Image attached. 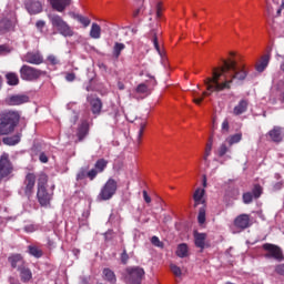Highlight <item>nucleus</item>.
<instances>
[{"label":"nucleus","instance_id":"f257e3e1","mask_svg":"<svg viewBox=\"0 0 284 284\" xmlns=\"http://www.w3.org/2000/svg\"><path fill=\"white\" fill-rule=\"evenodd\" d=\"M223 65L213 69L211 78H206V90L201 98L194 99L196 105H201L205 97H210L212 92H223V90H231L234 81H245L247 79V69L245 65L239 68L236 60L230 58L222 60Z\"/></svg>","mask_w":284,"mask_h":284},{"label":"nucleus","instance_id":"f03ea898","mask_svg":"<svg viewBox=\"0 0 284 284\" xmlns=\"http://www.w3.org/2000/svg\"><path fill=\"white\" fill-rule=\"evenodd\" d=\"M21 122V113L17 110H4L0 112V136H10L14 134L19 123Z\"/></svg>","mask_w":284,"mask_h":284},{"label":"nucleus","instance_id":"7ed1b4c3","mask_svg":"<svg viewBox=\"0 0 284 284\" xmlns=\"http://www.w3.org/2000/svg\"><path fill=\"white\" fill-rule=\"evenodd\" d=\"M53 197H54V182L48 179H39L37 199L41 207H50Z\"/></svg>","mask_w":284,"mask_h":284},{"label":"nucleus","instance_id":"20e7f679","mask_svg":"<svg viewBox=\"0 0 284 284\" xmlns=\"http://www.w3.org/2000/svg\"><path fill=\"white\" fill-rule=\"evenodd\" d=\"M19 74L22 81H39L41 77H45L47 72L28 64H23L19 70Z\"/></svg>","mask_w":284,"mask_h":284},{"label":"nucleus","instance_id":"39448f33","mask_svg":"<svg viewBox=\"0 0 284 284\" xmlns=\"http://www.w3.org/2000/svg\"><path fill=\"white\" fill-rule=\"evenodd\" d=\"M51 26L58 30L62 37H73L74 31H72V28H70V24L61 18L59 14H52L49 16Z\"/></svg>","mask_w":284,"mask_h":284},{"label":"nucleus","instance_id":"423d86ee","mask_svg":"<svg viewBox=\"0 0 284 284\" xmlns=\"http://www.w3.org/2000/svg\"><path fill=\"white\" fill-rule=\"evenodd\" d=\"M105 168H108V160L105 159H99L95 164L94 168L89 170L88 169H82L80 174L78 175V179L82 175V176H88L89 179H95V176H98L99 174H101L102 172L105 171Z\"/></svg>","mask_w":284,"mask_h":284},{"label":"nucleus","instance_id":"0eeeda50","mask_svg":"<svg viewBox=\"0 0 284 284\" xmlns=\"http://www.w3.org/2000/svg\"><path fill=\"white\" fill-rule=\"evenodd\" d=\"M145 275V271L141 267H133L126 270L124 281L126 284H141V278Z\"/></svg>","mask_w":284,"mask_h":284},{"label":"nucleus","instance_id":"6e6552de","mask_svg":"<svg viewBox=\"0 0 284 284\" xmlns=\"http://www.w3.org/2000/svg\"><path fill=\"white\" fill-rule=\"evenodd\" d=\"M114 194H116V181L109 180L102 187L98 199L100 201H110Z\"/></svg>","mask_w":284,"mask_h":284},{"label":"nucleus","instance_id":"1a4fd4ad","mask_svg":"<svg viewBox=\"0 0 284 284\" xmlns=\"http://www.w3.org/2000/svg\"><path fill=\"white\" fill-rule=\"evenodd\" d=\"M13 171L14 166H12V162H10V155L2 153L0 156V179L8 178Z\"/></svg>","mask_w":284,"mask_h":284},{"label":"nucleus","instance_id":"9d476101","mask_svg":"<svg viewBox=\"0 0 284 284\" xmlns=\"http://www.w3.org/2000/svg\"><path fill=\"white\" fill-rule=\"evenodd\" d=\"M263 250L265 251V258H274L275 261H283V251L281 247L274 244H264Z\"/></svg>","mask_w":284,"mask_h":284},{"label":"nucleus","instance_id":"9b49d317","mask_svg":"<svg viewBox=\"0 0 284 284\" xmlns=\"http://www.w3.org/2000/svg\"><path fill=\"white\" fill-rule=\"evenodd\" d=\"M261 194H263V187L258 184H255L252 193L246 192L243 194V203L247 205L252 203L253 199H260Z\"/></svg>","mask_w":284,"mask_h":284},{"label":"nucleus","instance_id":"f8f14e48","mask_svg":"<svg viewBox=\"0 0 284 284\" xmlns=\"http://www.w3.org/2000/svg\"><path fill=\"white\" fill-rule=\"evenodd\" d=\"M24 61L31 65H41L43 63V55L40 52H28L24 55Z\"/></svg>","mask_w":284,"mask_h":284},{"label":"nucleus","instance_id":"ddd939ff","mask_svg":"<svg viewBox=\"0 0 284 284\" xmlns=\"http://www.w3.org/2000/svg\"><path fill=\"white\" fill-rule=\"evenodd\" d=\"M30 97L27 94H14L8 98V105H23V103H29Z\"/></svg>","mask_w":284,"mask_h":284},{"label":"nucleus","instance_id":"4468645a","mask_svg":"<svg viewBox=\"0 0 284 284\" xmlns=\"http://www.w3.org/2000/svg\"><path fill=\"white\" fill-rule=\"evenodd\" d=\"M49 3L57 12H65V9L72 6V0H49Z\"/></svg>","mask_w":284,"mask_h":284},{"label":"nucleus","instance_id":"2eb2a0df","mask_svg":"<svg viewBox=\"0 0 284 284\" xmlns=\"http://www.w3.org/2000/svg\"><path fill=\"white\" fill-rule=\"evenodd\" d=\"M26 8L29 14H39V12H42L43 10V7L39 0H27Z\"/></svg>","mask_w":284,"mask_h":284},{"label":"nucleus","instance_id":"dca6fc26","mask_svg":"<svg viewBox=\"0 0 284 284\" xmlns=\"http://www.w3.org/2000/svg\"><path fill=\"white\" fill-rule=\"evenodd\" d=\"M250 108V100L242 99L233 109L234 116H241V114H245Z\"/></svg>","mask_w":284,"mask_h":284},{"label":"nucleus","instance_id":"f3484780","mask_svg":"<svg viewBox=\"0 0 284 284\" xmlns=\"http://www.w3.org/2000/svg\"><path fill=\"white\" fill-rule=\"evenodd\" d=\"M234 225L237 226L240 230H247V227L252 225V222L250 221V215L247 214L239 215L234 221Z\"/></svg>","mask_w":284,"mask_h":284},{"label":"nucleus","instance_id":"a211bd4d","mask_svg":"<svg viewBox=\"0 0 284 284\" xmlns=\"http://www.w3.org/2000/svg\"><path fill=\"white\" fill-rule=\"evenodd\" d=\"M268 136L274 143H281L283 141V129L281 126H274L268 131Z\"/></svg>","mask_w":284,"mask_h":284},{"label":"nucleus","instance_id":"6ab92c4d","mask_svg":"<svg viewBox=\"0 0 284 284\" xmlns=\"http://www.w3.org/2000/svg\"><path fill=\"white\" fill-rule=\"evenodd\" d=\"M90 105H91L92 114H95L97 116H99V114H101V110H103V102L101 101V99L99 98L92 99L90 101Z\"/></svg>","mask_w":284,"mask_h":284},{"label":"nucleus","instance_id":"aec40b11","mask_svg":"<svg viewBox=\"0 0 284 284\" xmlns=\"http://www.w3.org/2000/svg\"><path fill=\"white\" fill-rule=\"evenodd\" d=\"M21 133H17L14 135L11 136H6L2 139V143L3 145H18V143H21Z\"/></svg>","mask_w":284,"mask_h":284},{"label":"nucleus","instance_id":"412c9836","mask_svg":"<svg viewBox=\"0 0 284 284\" xmlns=\"http://www.w3.org/2000/svg\"><path fill=\"white\" fill-rule=\"evenodd\" d=\"M270 65V53L264 54L256 63L255 69L257 72H265V69Z\"/></svg>","mask_w":284,"mask_h":284},{"label":"nucleus","instance_id":"4be33fe9","mask_svg":"<svg viewBox=\"0 0 284 284\" xmlns=\"http://www.w3.org/2000/svg\"><path fill=\"white\" fill-rule=\"evenodd\" d=\"M89 132H90V124L87 121L82 122L81 125L78 128V133H77L79 141H83V139H85Z\"/></svg>","mask_w":284,"mask_h":284},{"label":"nucleus","instance_id":"5701e85b","mask_svg":"<svg viewBox=\"0 0 284 284\" xmlns=\"http://www.w3.org/2000/svg\"><path fill=\"white\" fill-rule=\"evenodd\" d=\"M195 206L205 205V190L197 189L193 195Z\"/></svg>","mask_w":284,"mask_h":284},{"label":"nucleus","instance_id":"b1692460","mask_svg":"<svg viewBox=\"0 0 284 284\" xmlns=\"http://www.w3.org/2000/svg\"><path fill=\"white\" fill-rule=\"evenodd\" d=\"M34 190V179H28L24 181V186H22L21 192H24L26 196H30Z\"/></svg>","mask_w":284,"mask_h":284},{"label":"nucleus","instance_id":"393cba45","mask_svg":"<svg viewBox=\"0 0 284 284\" xmlns=\"http://www.w3.org/2000/svg\"><path fill=\"white\" fill-rule=\"evenodd\" d=\"M194 239H195L196 247H200V250H204L205 248V239H207V235H205V233H195Z\"/></svg>","mask_w":284,"mask_h":284},{"label":"nucleus","instance_id":"a878e982","mask_svg":"<svg viewBox=\"0 0 284 284\" xmlns=\"http://www.w3.org/2000/svg\"><path fill=\"white\" fill-rule=\"evenodd\" d=\"M212 145H213L212 138H210L209 142L206 143V148L203 156V161L206 168H210V160L207 159L212 154Z\"/></svg>","mask_w":284,"mask_h":284},{"label":"nucleus","instance_id":"bb28decb","mask_svg":"<svg viewBox=\"0 0 284 284\" xmlns=\"http://www.w3.org/2000/svg\"><path fill=\"white\" fill-rule=\"evenodd\" d=\"M17 21L4 18L0 21V28L4 31L12 30Z\"/></svg>","mask_w":284,"mask_h":284},{"label":"nucleus","instance_id":"cd10ccee","mask_svg":"<svg viewBox=\"0 0 284 284\" xmlns=\"http://www.w3.org/2000/svg\"><path fill=\"white\" fill-rule=\"evenodd\" d=\"M9 262L11 263L12 267H20L23 265V257L21 254H14L9 257Z\"/></svg>","mask_w":284,"mask_h":284},{"label":"nucleus","instance_id":"c85d7f7f","mask_svg":"<svg viewBox=\"0 0 284 284\" xmlns=\"http://www.w3.org/2000/svg\"><path fill=\"white\" fill-rule=\"evenodd\" d=\"M6 79L8 85H19V75L16 72H8Z\"/></svg>","mask_w":284,"mask_h":284},{"label":"nucleus","instance_id":"c756f323","mask_svg":"<svg viewBox=\"0 0 284 284\" xmlns=\"http://www.w3.org/2000/svg\"><path fill=\"white\" fill-rule=\"evenodd\" d=\"M91 39H101V26L93 22L90 30Z\"/></svg>","mask_w":284,"mask_h":284},{"label":"nucleus","instance_id":"7c9ffc66","mask_svg":"<svg viewBox=\"0 0 284 284\" xmlns=\"http://www.w3.org/2000/svg\"><path fill=\"white\" fill-rule=\"evenodd\" d=\"M242 139H243L242 133H235L226 139V143H229L230 148H232V145L236 143H241Z\"/></svg>","mask_w":284,"mask_h":284},{"label":"nucleus","instance_id":"2f4dec72","mask_svg":"<svg viewBox=\"0 0 284 284\" xmlns=\"http://www.w3.org/2000/svg\"><path fill=\"white\" fill-rule=\"evenodd\" d=\"M103 276L105 281H108L109 283H112V284L116 283V275H114V272H112V270L104 268Z\"/></svg>","mask_w":284,"mask_h":284},{"label":"nucleus","instance_id":"473e14b6","mask_svg":"<svg viewBox=\"0 0 284 284\" xmlns=\"http://www.w3.org/2000/svg\"><path fill=\"white\" fill-rule=\"evenodd\" d=\"M125 50V45L121 42H115L113 45V57L114 59H119L121 57V52Z\"/></svg>","mask_w":284,"mask_h":284},{"label":"nucleus","instance_id":"72a5a7b5","mask_svg":"<svg viewBox=\"0 0 284 284\" xmlns=\"http://www.w3.org/2000/svg\"><path fill=\"white\" fill-rule=\"evenodd\" d=\"M19 270H20L21 281H23V283H28V281L32 278V272L26 267H22Z\"/></svg>","mask_w":284,"mask_h":284},{"label":"nucleus","instance_id":"f704fd0d","mask_svg":"<svg viewBox=\"0 0 284 284\" xmlns=\"http://www.w3.org/2000/svg\"><path fill=\"white\" fill-rule=\"evenodd\" d=\"M176 255L180 258H185L187 256V245L186 244H180L176 250Z\"/></svg>","mask_w":284,"mask_h":284},{"label":"nucleus","instance_id":"c9c22d12","mask_svg":"<svg viewBox=\"0 0 284 284\" xmlns=\"http://www.w3.org/2000/svg\"><path fill=\"white\" fill-rule=\"evenodd\" d=\"M29 254L36 258H41L43 256V251L37 246H29Z\"/></svg>","mask_w":284,"mask_h":284},{"label":"nucleus","instance_id":"e433bc0d","mask_svg":"<svg viewBox=\"0 0 284 284\" xmlns=\"http://www.w3.org/2000/svg\"><path fill=\"white\" fill-rule=\"evenodd\" d=\"M75 19L79 21V23H81L84 28H88V26H90V23H92V21L90 20V18L88 17H83L81 14H78L75 17Z\"/></svg>","mask_w":284,"mask_h":284},{"label":"nucleus","instance_id":"4c0bfd02","mask_svg":"<svg viewBox=\"0 0 284 284\" xmlns=\"http://www.w3.org/2000/svg\"><path fill=\"white\" fill-rule=\"evenodd\" d=\"M229 152H230V149L227 148V144L222 143L217 149V156L223 158Z\"/></svg>","mask_w":284,"mask_h":284},{"label":"nucleus","instance_id":"58836bf2","mask_svg":"<svg viewBox=\"0 0 284 284\" xmlns=\"http://www.w3.org/2000/svg\"><path fill=\"white\" fill-rule=\"evenodd\" d=\"M276 88L277 92H280V100L282 101V103H284V81L281 80L280 82H277Z\"/></svg>","mask_w":284,"mask_h":284},{"label":"nucleus","instance_id":"ea45409f","mask_svg":"<svg viewBox=\"0 0 284 284\" xmlns=\"http://www.w3.org/2000/svg\"><path fill=\"white\" fill-rule=\"evenodd\" d=\"M135 92H138V94H148L149 89L145 83H141L136 87Z\"/></svg>","mask_w":284,"mask_h":284},{"label":"nucleus","instance_id":"a19ab883","mask_svg":"<svg viewBox=\"0 0 284 284\" xmlns=\"http://www.w3.org/2000/svg\"><path fill=\"white\" fill-rule=\"evenodd\" d=\"M197 221L200 225H203L205 223V207L200 209L199 215H197Z\"/></svg>","mask_w":284,"mask_h":284},{"label":"nucleus","instance_id":"79ce46f5","mask_svg":"<svg viewBox=\"0 0 284 284\" xmlns=\"http://www.w3.org/2000/svg\"><path fill=\"white\" fill-rule=\"evenodd\" d=\"M170 267L174 276H181V274H183V272L181 271V267H179L176 264H171Z\"/></svg>","mask_w":284,"mask_h":284},{"label":"nucleus","instance_id":"37998d69","mask_svg":"<svg viewBox=\"0 0 284 284\" xmlns=\"http://www.w3.org/2000/svg\"><path fill=\"white\" fill-rule=\"evenodd\" d=\"M145 131V122L140 123V130L138 132V142L141 143L143 132Z\"/></svg>","mask_w":284,"mask_h":284},{"label":"nucleus","instance_id":"c03bdc74","mask_svg":"<svg viewBox=\"0 0 284 284\" xmlns=\"http://www.w3.org/2000/svg\"><path fill=\"white\" fill-rule=\"evenodd\" d=\"M151 243H152V245H155V247H163V243L156 236H153L151 239Z\"/></svg>","mask_w":284,"mask_h":284},{"label":"nucleus","instance_id":"a18cd8bd","mask_svg":"<svg viewBox=\"0 0 284 284\" xmlns=\"http://www.w3.org/2000/svg\"><path fill=\"white\" fill-rule=\"evenodd\" d=\"M47 61H49L51 65H57L59 63V60L57 59V57L52 54L47 58Z\"/></svg>","mask_w":284,"mask_h":284},{"label":"nucleus","instance_id":"49530a36","mask_svg":"<svg viewBox=\"0 0 284 284\" xmlns=\"http://www.w3.org/2000/svg\"><path fill=\"white\" fill-rule=\"evenodd\" d=\"M36 28H37L38 30H40V32H42V30L45 28V21H43V20L37 21Z\"/></svg>","mask_w":284,"mask_h":284},{"label":"nucleus","instance_id":"de8ad7c7","mask_svg":"<svg viewBox=\"0 0 284 284\" xmlns=\"http://www.w3.org/2000/svg\"><path fill=\"white\" fill-rule=\"evenodd\" d=\"M222 130L224 132H230V121L227 119H225L223 122H222Z\"/></svg>","mask_w":284,"mask_h":284},{"label":"nucleus","instance_id":"09e8293b","mask_svg":"<svg viewBox=\"0 0 284 284\" xmlns=\"http://www.w3.org/2000/svg\"><path fill=\"white\" fill-rule=\"evenodd\" d=\"M40 163H48L49 159L48 155L44 152H41L39 155Z\"/></svg>","mask_w":284,"mask_h":284},{"label":"nucleus","instance_id":"8fccbe9b","mask_svg":"<svg viewBox=\"0 0 284 284\" xmlns=\"http://www.w3.org/2000/svg\"><path fill=\"white\" fill-rule=\"evenodd\" d=\"M153 45L158 52H161V47H159V38H156V34L153 37Z\"/></svg>","mask_w":284,"mask_h":284},{"label":"nucleus","instance_id":"3c124183","mask_svg":"<svg viewBox=\"0 0 284 284\" xmlns=\"http://www.w3.org/2000/svg\"><path fill=\"white\" fill-rule=\"evenodd\" d=\"M275 272L284 276V264H280L275 267Z\"/></svg>","mask_w":284,"mask_h":284},{"label":"nucleus","instance_id":"603ef678","mask_svg":"<svg viewBox=\"0 0 284 284\" xmlns=\"http://www.w3.org/2000/svg\"><path fill=\"white\" fill-rule=\"evenodd\" d=\"M130 258V256L128 255V251H123V253L121 254V261L122 263H128V260Z\"/></svg>","mask_w":284,"mask_h":284},{"label":"nucleus","instance_id":"864d4df0","mask_svg":"<svg viewBox=\"0 0 284 284\" xmlns=\"http://www.w3.org/2000/svg\"><path fill=\"white\" fill-rule=\"evenodd\" d=\"M74 79H77V74H74V73H67V75H65V80L67 81L72 82V81H74Z\"/></svg>","mask_w":284,"mask_h":284},{"label":"nucleus","instance_id":"5fc2aeb1","mask_svg":"<svg viewBox=\"0 0 284 284\" xmlns=\"http://www.w3.org/2000/svg\"><path fill=\"white\" fill-rule=\"evenodd\" d=\"M143 199L145 201V203H152V197H150V195H148V191H143Z\"/></svg>","mask_w":284,"mask_h":284},{"label":"nucleus","instance_id":"6e6d98bb","mask_svg":"<svg viewBox=\"0 0 284 284\" xmlns=\"http://www.w3.org/2000/svg\"><path fill=\"white\" fill-rule=\"evenodd\" d=\"M281 187H283V182L282 181H280V182H277L273 185V192H276V191L281 190Z\"/></svg>","mask_w":284,"mask_h":284},{"label":"nucleus","instance_id":"4d7b16f0","mask_svg":"<svg viewBox=\"0 0 284 284\" xmlns=\"http://www.w3.org/2000/svg\"><path fill=\"white\" fill-rule=\"evenodd\" d=\"M162 10H163V9H162V7H161V3H158V4H156V17H158V19H160Z\"/></svg>","mask_w":284,"mask_h":284},{"label":"nucleus","instance_id":"13d9d810","mask_svg":"<svg viewBox=\"0 0 284 284\" xmlns=\"http://www.w3.org/2000/svg\"><path fill=\"white\" fill-rule=\"evenodd\" d=\"M26 232H34V225H29L24 227Z\"/></svg>","mask_w":284,"mask_h":284},{"label":"nucleus","instance_id":"bf43d9fd","mask_svg":"<svg viewBox=\"0 0 284 284\" xmlns=\"http://www.w3.org/2000/svg\"><path fill=\"white\" fill-rule=\"evenodd\" d=\"M139 14H141V8L136 9L135 11H133V17L136 19V17H139Z\"/></svg>","mask_w":284,"mask_h":284},{"label":"nucleus","instance_id":"052dcab7","mask_svg":"<svg viewBox=\"0 0 284 284\" xmlns=\"http://www.w3.org/2000/svg\"><path fill=\"white\" fill-rule=\"evenodd\" d=\"M6 50H8V47L0 45V54H3V52H6Z\"/></svg>","mask_w":284,"mask_h":284},{"label":"nucleus","instance_id":"680f3d73","mask_svg":"<svg viewBox=\"0 0 284 284\" xmlns=\"http://www.w3.org/2000/svg\"><path fill=\"white\" fill-rule=\"evenodd\" d=\"M112 236V231H108L105 234H104V239L105 241H108V239Z\"/></svg>","mask_w":284,"mask_h":284},{"label":"nucleus","instance_id":"e2e57ef3","mask_svg":"<svg viewBox=\"0 0 284 284\" xmlns=\"http://www.w3.org/2000/svg\"><path fill=\"white\" fill-rule=\"evenodd\" d=\"M146 77L153 80V85H156V79H154V77H152L150 73H148Z\"/></svg>","mask_w":284,"mask_h":284},{"label":"nucleus","instance_id":"0e129e2a","mask_svg":"<svg viewBox=\"0 0 284 284\" xmlns=\"http://www.w3.org/2000/svg\"><path fill=\"white\" fill-rule=\"evenodd\" d=\"M119 90H125V85L121 82L118 83Z\"/></svg>","mask_w":284,"mask_h":284},{"label":"nucleus","instance_id":"69168bd1","mask_svg":"<svg viewBox=\"0 0 284 284\" xmlns=\"http://www.w3.org/2000/svg\"><path fill=\"white\" fill-rule=\"evenodd\" d=\"M85 90H87V92H92V85L88 84V85L85 87Z\"/></svg>","mask_w":284,"mask_h":284},{"label":"nucleus","instance_id":"338daca9","mask_svg":"<svg viewBox=\"0 0 284 284\" xmlns=\"http://www.w3.org/2000/svg\"><path fill=\"white\" fill-rule=\"evenodd\" d=\"M280 70H282V72H284V62L280 65Z\"/></svg>","mask_w":284,"mask_h":284},{"label":"nucleus","instance_id":"774afa93","mask_svg":"<svg viewBox=\"0 0 284 284\" xmlns=\"http://www.w3.org/2000/svg\"><path fill=\"white\" fill-rule=\"evenodd\" d=\"M282 9L277 10V16L281 17Z\"/></svg>","mask_w":284,"mask_h":284}]
</instances>
